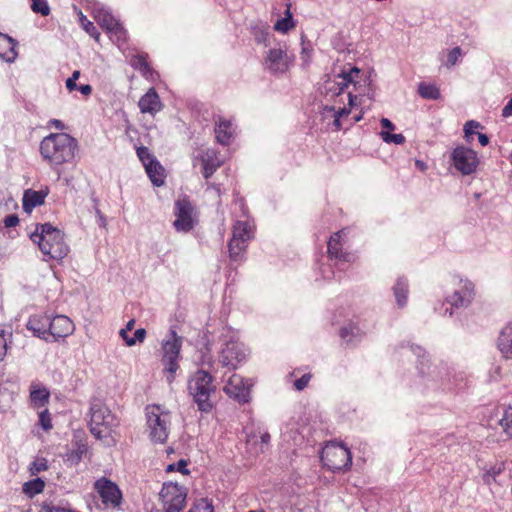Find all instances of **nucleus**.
<instances>
[{
	"instance_id": "61",
	"label": "nucleus",
	"mask_w": 512,
	"mask_h": 512,
	"mask_svg": "<svg viewBox=\"0 0 512 512\" xmlns=\"http://www.w3.org/2000/svg\"><path fill=\"white\" fill-rule=\"evenodd\" d=\"M77 90H79L83 95L89 96L92 93V87L89 84L78 86Z\"/></svg>"
},
{
	"instance_id": "11",
	"label": "nucleus",
	"mask_w": 512,
	"mask_h": 512,
	"mask_svg": "<svg viewBox=\"0 0 512 512\" xmlns=\"http://www.w3.org/2000/svg\"><path fill=\"white\" fill-rule=\"evenodd\" d=\"M252 237L251 226L245 221H237L234 224L232 238L228 243L230 258L238 261L246 249L247 242Z\"/></svg>"
},
{
	"instance_id": "44",
	"label": "nucleus",
	"mask_w": 512,
	"mask_h": 512,
	"mask_svg": "<svg viewBox=\"0 0 512 512\" xmlns=\"http://www.w3.org/2000/svg\"><path fill=\"white\" fill-rule=\"evenodd\" d=\"M302 49H301V60L303 61V65L308 66L311 60L312 47L309 42L304 41V36H302Z\"/></svg>"
},
{
	"instance_id": "10",
	"label": "nucleus",
	"mask_w": 512,
	"mask_h": 512,
	"mask_svg": "<svg viewBox=\"0 0 512 512\" xmlns=\"http://www.w3.org/2000/svg\"><path fill=\"white\" fill-rule=\"evenodd\" d=\"M294 58L288 55L286 46L279 45L278 47L268 50L264 58V68L269 73L277 75L284 74L290 68Z\"/></svg>"
},
{
	"instance_id": "46",
	"label": "nucleus",
	"mask_w": 512,
	"mask_h": 512,
	"mask_svg": "<svg viewBox=\"0 0 512 512\" xmlns=\"http://www.w3.org/2000/svg\"><path fill=\"white\" fill-rule=\"evenodd\" d=\"M461 54H462V50L460 47H455V48L451 49L448 52L447 61H446L445 65L448 68L454 66L458 62V59L461 56Z\"/></svg>"
},
{
	"instance_id": "7",
	"label": "nucleus",
	"mask_w": 512,
	"mask_h": 512,
	"mask_svg": "<svg viewBox=\"0 0 512 512\" xmlns=\"http://www.w3.org/2000/svg\"><path fill=\"white\" fill-rule=\"evenodd\" d=\"M320 458L323 465L333 472L346 471L352 464L350 450L343 444L333 442L323 448Z\"/></svg>"
},
{
	"instance_id": "32",
	"label": "nucleus",
	"mask_w": 512,
	"mask_h": 512,
	"mask_svg": "<svg viewBox=\"0 0 512 512\" xmlns=\"http://www.w3.org/2000/svg\"><path fill=\"white\" fill-rule=\"evenodd\" d=\"M418 93L424 99L437 100L440 98L439 89L435 85L424 82L419 84Z\"/></svg>"
},
{
	"instance_id": "23",
	"label": "nucleus",
	"mask_w": 512,
	"mask_h": 512,
	"mask_svg": "<svg viewBox=\"0 0 512 512\" xmlns=\"http://www.w3.org/2000/svg\"><path fill=\"white\" fill-rule=\"evenodd\" d=\"M341 233L342 231H338L330 237L327 245L328 254L330 258L350 262L352 255L342 251V245L340 243Z\"/></svg>"
},
{
	"instance_id": "42",
	"label": "nucleus",
	"mask_w": 512,
	"mask_h": 512,
	"mask_svg": "<svg viewBox=\"0 0 512 512\" xmlns=\"http://www.w3.org/2000/svg\"><path fill=\"white\" fill-rule=\"evenodd\" d=\"M380 136H381L382 140L384 142H386V143H394V144H397V145H401V144L405 143V137L401 133H399V134H391V133L386 132V131H381L380 132Z\"/></svg>"
},
{
	"instance_id": "15",
	"label": "nucleus",
	"mask_w": 512,
	"mask_h": 512,
	"mask_svg": "<svg viewBox=\"0 0 512 512\" xmlns=\"http://www.w3.org/2000/svg\"><path fill=\"white\" fill-rule=\"evenodd\" d=\"M359 69L354 67L351 68L349 72H342L338 74L333 79H328L325 81L323 86V94L325 97H339L342 95L344 90L349 86V84L354 83V74H358Z\"/></svg>"
},
{
	"instance_id": "8",
	"label": "nucleus",
	"mask_w": 512,
	"mask_h": 512,
	"mask_svg": "<svg viewBox=\"0 0 512 512\" xmlns=\"http://www.w3.org/2000/svg\"><path fill=\"white\" fill-rule=\"evenodd\" d=\"M164 512H181L186 503V488L177 483H164L159 493Z\"/></svg>"
},
{
	"instance_id": "1",
	"label": "nucleus",
	"mask_w": 512,
	"mask_h": 512,
	"mask_svg": "<svg viewBox=\"0 0 512 512\" xmlns=\"http://www.w3.org/2000/svg\"><path fill=\"white\" fill-rule=\"evenodd\" d=\"M78 141L65 132L51 133L40 142L39 151L42 158L55 169L75 158Z\"/></svg>"
},
{
	"instance_id": "26",
	"label": "nucleus",
	"mask_w": 512,
	"mask_h": 512,
	"mask_svg": "<svg viewBox=\"0 0 512 512\" xmlns=\"http://www.w3.org/2000/svg\"><path fill=\"white\" fill-rule=\"evenodd\" d=\"M97 22L108 31L122 32V27L117 19L108 11H99L95 16Z\"/></svg>"
},
{
	"instance_id": "49",
	"label": "nucleus",
	"mask_w": 512,
	"mask_h": 512,
	"mask_svg": "<svg viewBox=\"0 0 512 512\" xmlns=\"http://www.w3.org/2000/svg\"><path fill=\"white\" fill-rule=\"evenodd\" d=\"M145 337L146 330L144 328H139L135 331L134 336L127 340V346H133L137 342L142 343L145 340Z\"/></svg>"
},
{
	"instance_id": "59",
	"label": "nucleus",
	"mask_w": 512,
	"mask_h": 512,
	"mask_svg": "<svg viewBox=\"0 0 512 512\" xmlns=\"http://www.w3.org/2000/svg\"><path fill=\"white\" fill-rule=\"evenodd\" d=\"M49 124L55 127L57 130L63 131L65 129V124L58 119H51Z\"/></svg>"
},
{
	"instance_id": "60",
	"label": "nucleus",
	"mask_w": 512,
	"mask_h": 512,
	"mask_svg": "<svg viewBox=\"0 0 512 512\" xmlns=\"http://www.w3.org/2000/svg\"><path fill=\"white\" fill-rule=\"evenodd\" d=\"M380 123L383 129L394 130L395 128V125L388 118H382Z\"/></svg>"
},
{
	"instance_id": "47",
	"label": "nucleus",
	"mask_w": 512,
	"mask_h": 512,
	"mask_svg": "<svg viewBox=\"0 0 512 512\" xmlns=\"http://www.w3.org/2000/svg\"><path fill=\"white\" fill-rule=\"evenodd\" d=\"M323 110H324V112H333V116H337L340 118L343 116H348L350 114V109H348L346 107L336 108L335 106L325 105Z\"/></svg>"
},
{
	"instance_id": "41",
	"label": "nucleus",
	"mask_w": 512,
	"mask_h": 512,
	"mask_svg": "<svg viewBox=\"0 0 512 512\" xmlns=\"http://www.w3.org/2000/svg\"><path fill=\"white\" fill-rule=\"evenodd\" d=\"M80 21L84 28V30L93 38L98 40L100 33L98 32L96 26L89 21L82 13H80Z\"/></svg>"
},
{
	"instance_id": "24",
	"label": "nucleus",
	"mask_w": 512,
	"mask_h": 512,
	"mask_svg": "<svg viewBox=\"0 0 512 512\" xmlns=\"http://www.w3.org/2000/svg\"><path fill=\"white\" fill-rule=\"evenodd\" d=\"M17 42L10 36L0 33V58L12 62L17 57Z\"/></svg>"
},
{
	"instance_id": "33",
	"label": "nucleus",
	"mask_w": 512,
	"mask_h": 512,
	"mask_svg": "<svg viewBox=\"0 0 512 512\" xmlns=\"http://www.w3.org/2000/svg\"><path fill=\"white\" fill-rule=\"evenodd\" d=\"M359 331L358 327L350 324L340 329V337L347 345L354 344V339L358 340L360 336Z\"/></svg>"
},
{
	"instance_id": "14",
	"label": "nucleus",
	"mask_w": 512,
	"mask_h": 512,
	"mask_svg": "<svg viewBox=\"0 0 512 512\" xmlns=\"http://www.w3.org/2000/svg\"><path fill=\"white\" fill-rule=\"evenodd\" d=\"M194 207L187 197L178 199L175 202L174 214L176 219L173 223L178 232H189L194 227L192 218Z\"/></svg>"
},
{
	"instance_id": "55",
	"label": "nucleus",
	"mask_w": 512,
	"mask_h": 512,
	"mask_svg": "<svg viewBox=\"0 0 512 512\" xmlns=\"http://www.w3.org/2000/svg\"><path fill=\"white\" fill-rule=\"evenodd\" d=\"M7 351V343L3 331L0 332V362L4 359Z\"/></svg>"
},
{
	"instance_id": "4",
	"label": "nucleus",
	"mask_w": 512,
	"mask_h": 512,
	"mask_svg": "<svg viewBox=\"0 0 512 512\" xmlns=\"http://www.w3.org/2000/svg\"><path fill=\"white\" fill-rule=\"evenodd\" d=\"M88 425L91 434L102 439L116 425V418L102 400L94 398L90 401Z\"/></svg>"
},
{
	"instance_id": "50",
	"label": "nucleus",
	"mask_w": 512,
	"mask_h": 512,
	"mask_svg": "<svg viewBox=\"0 0 512 512\" xmlns=\"http://www.w3.org/2000/svg\"><path fill=\"white\" fill-rule=\"evenodd\" d=\"M187 465H188V462L186 460L180 459L177 463L168 465L167 471L170 472V471L177 470L184 475L189 474V470L186 468Z\"/></svg>"
},
{
	"instance_id": "51",
	"label": "nucleus",
	"mask_w": 512,
	"mask_h": 512,
	"mask_svg": "<svg viewBox=\"0 0 512 512\" xmlns=\"http://www.w3.org/2000/svg\"><path fill=\"white\" fill-rule=\"evenodd\" d=\"M137 155L143 162L144 166H146V163L150 161V159H155L153 155H151L149 149L145 146H141L137 149Z\"/></svg>"
},
{
	"instance_id": "31",
	"label": "nucleus",
	"mask_w": 512,
	"mask_h": 512,
	"mask_svg": "<svg viewBox=\"0 0 512 512\" xmlns=\"http://www.w3.org/2000/svg\"><path fill=\"white\" fill-rule=\"evenodd\" d=\"M45 482L41 478L32 479L23 485V492L30 498L44 490Z\"/></svg>"
},
{
	"instance_id": "35",
	"label": "nucleus",
	"mask_w": 512,
	"mask_h": 512,
	"mask_svg": "<svg viewBox=\"0 0 512 512\" xmlns=\"http://www.w3.org/2000/svg\"><path fill=\"white\" fill-rule=\"evenodd\" d=\"M130 65L134 69L141 71L143 75H147L151 71V68L147 62V55L144 54L134 55L130 59Z\"/></svg>"
},
{
	"instance_id": "28",
	"label": "nucleus",
	"mask_w": 512,
	"mask_h": 512,
	"mask_svg": "<svg viewBox=\"0 0 512 512\" xmlns=\"http://www.w3.org/2000/svg\"><path fill=\"white\" fill-rule=\"evenodd\" d=\"M216 139L219 143L227 145L232 137L231 123L227 120H219L215 127Z\"/></svg>"
},
{
	"instance_id": "56",
	"label": "nucleus",
	"mask_w": 512,
	"mask_h": 512,
	"mask_svg": "<svg viewBox=\"0 0 512 512\" xmlns=\"http://www.w3.org/2000/svg\"><path fill=\"white\" fill-rule=\"evenodd\" d=\"M42 512H67V508L54 506L52 504H44Z\"/></svg>"
},
{
	"instance_id": "45",
	"label": "nucleus",
	"mask_w": 512,
	"mask_h": 512,
	"mask_svg": "<svg viewBox=\"0 0 512 512\" xmlns=\"http://www.w3.org/2000/svg\"><path fill=\"white\" fill-rule=\"evenodd\" d=\"M220 166V163H214L209 159H203V176L205 179H209L217 168Z\"/></svg>"
},
{
	"instance_id": "62",
	"label": "nucleus",
	"mask_w": 512,
	"mask_h": 512,
	"mask_svg": "<svg viewBox=\"0 0 512 512\" xmlns=\"http://www.w3.org/2000/svg\"><path fill=\"white\" fill-rule=\"evenodd\" d=\"M66 88L69 90V91H73V90H77L78 86L76 84V81L75 80H72L71 78H68L66 80Z\"/></svg>"
},
{
	"instance_id": "48",
	"label": "nucleus",
	"mask_w": 512,
	"mask_h": 512,
	"mask_svg": "<svg viewBox=\"0 0 512 512\" xmlns=\"http://www.w3.org/2000/svg\"><path fill=\"white\" fill-rule=\"evenodd\" d=\"M39 424L45 431L52 429L51 417H50L48 410H44V411L40 412Z\"/></svg>"
},
{
	"instance_id": "16",
	"label": "nucleus",
	"mask_w": 512,
	"mask_h": 512,
	"mask_svg": "<svg viewBox=\"0 0 512 512\" xmlns=\"http://www.w3.org/2000/svg\"><path fill=\"white\" fill-rule=\"evenodd\" d=\"M251 386L242 376L233 374L224 386V392L240 404H245L250 401Z\"/></svg>"
},
{
	"instance_id": "25",
	"label": "nucleus",
	"mask_w": 512,
	"mask_h": 512,
	"mask_svg": "<svg viewBox=\"0 0 512 512\" xmlns=\"http://www.w3.org/2000/svg\"><path fill=\"white\" fill-rule=\"evenodd\" d=\"M146 172L155 186H161L164 184L163 178V167L156 159H150L145 166Z\"/></svg>"
},
{
	"instance_id": "36",
	"label": "nucleus",
	"mask_w": 512,
	"mask_h": 512,
	"mask_svg": "<svg viewBox=\"0 0 512 512\" xmlns=\"http://www.w3.org/2000/svg\"><path fill=\"white\" fill-rule=\"evenodd\" d=\"M86 450L87 449L84 444H78L76 449H73L66 454L65 461L68 462L70 465H77L82 460V457Z\"/></svg>"
},
{
	"instance_id": "53",
	"label": "nucleus",
	"mask_w": 512,
	"mask_h": 512,
	"mask_svg": "<svg viewBox=\"0 0 512 512\" xmlns=\"http://www.w3.org/2000/svg\"><path fill=\"white\" fill-rule=\"evenodd\" d=\"M3 223L6 228L15 227L19 223V218L16 214H9L4 218Z\"/></svg>"
},
{
	"instance_id": "5",
	"label": "nucleus",
	"mask_w": 512,
	"mask_h": 512,
	"mask_svg": "<svg viewBox=\"0 0 512 512\" xmlns=\"http://www.w3.org/2000/svg\"><path fill=\"white\" fill-rule=\"evenodd\" d=\"M146 418L150 439L155 443L166 442L170 432V413L163 411L159 405L148 406Z\"/></svg>"
},
{
	"instance_id": "21",
	"label": "nucleus",
	"mask_w": 512,
	"mask_h": 512,
	"mask_svg": "<svg viewBox=\"0 0 512 512\" xmlns=\"http://www.w3.org/2000/svg\"><path fill=\"white\" fill-rule=\"evenodd\" d=\"M47 194H48V189L40 190V191L27 189L24 192L23 199H22L23 210L26 213H31L35 207L44 204L45 197L47 196Z\"/></svg>"
},
{
	"instance_id": "58",
	"label": "nucleus",
	"mask_w": 512,
	"mask_h": 512,
	"mask_svg": "<svg viewBox=\"0 0 512 512\" xmlns=\"http://www.w3.org/2000/svg\"><path fill=\"white\" fill-rule=\"evenodd\" d=\"M502 116L504 118H508V117L512 116V96H511V99L508 101V103L502 109Z\"/></svg>"
},
{
	"instance_id": "19",
	"label": "nucleus",
	"mask_w": 512,
	"mask_h": 512,
	"mask_svg": "<svg viewBox=\"0 0 512 512\" xmlns=\"http://www.w3.org/2000/svg\"><path fill=\"white\" fill-rule=\"evenodd\" d=\"M26 328L34 336L49 342V315H32L26 324Z\"/></svg>"
},
{
	"instance_id": "39",
	"label": "nucleus",
	"mask_w": 512,
	"mask_h": 512,
	"mask_svg": "<svg viewBox=\"0 0 512 512\" xmlns=\"http://www.w3.org/2000/svg\"><path fill=\"white\" fill-rule=\"evenodd\" d=\"M213 510L212 503L206 498H201L193 504L188 512H213Z\"/></svg>"
},
{
	"instance_id": "2",
	"label": "nucleus",
	"mask_w": 512,
	"mask_h": 512,
	"mask_svg": "<svg viewBox=\"0 0 512 512\" xmlns=\"http://www.w3.org/2000/svg\"><path fill=\"white\" fill-rule=\"evenodd\" d=\"M30 239L38 244L43 255L47 257L44 260H62L69 252L63 232L50 223L37 224Z\"/></svg>"
},
{
	"instance_id": "20",
	"label": "nucleus",
	"mask_w": 512,
	"mask_h": 512,
	"mask_svg": "<svg viewBox=\"0 0 512 512\" xmlns=\"http://www.w3.org/2000/svg\"><path fill=\"white\" fill-rule=\"evenodd\" d=\"M141 113L155 115L162 110L163 104L155 88H150L138 102Z\"/></svg>"
},
{
	"instance_id": "38",
	"label": "nucleus",
	"mask_w": 512,
	"mask_h": 512,
	"mask_svg": "<svg viewBox=\"0 0 512 512\" xmlns=\"http://www.w3.org/2000/svg\"><path fill=\"white\" fill-rule=\"evenodd\" d=\"M504 432L512 438V406L504 409L502 418L499 421Z\"/></svg>"
},
{
	"instance_id": "13",
	"label": "nucleus",
	"mask_w": 512,
	"mask_h": 512,
	"mask_svg": "<svg viewBox=\"0 0 512 512\" xmlns=\"http://www.w3.org/2000/svg\"><path fill=\"white\" fill-rule=\"evenodd\" d=\"M246 359V351L243 344L229 341L219 354V362L229 371L235 370Z\"/></svg>"
},
{
	"instance_id": "34",
	"label": "nucleus",
	"mask_w": 512,
	"mask_h": 512,
	"mask_svg": "<svg viewBox=\"0 0 512 512\" xmlns=\"http://www.w3.org/2000/svg\"><path fill=\"white\" fill-rule=\"evenodd\" d=\"M295 26L292 13L290 12V8L288 7L285 11V17L278 19L274 25V29L276 31L287 33L290 29Z\"/></svg>"
},
{
	"instance_id": "43",
	"label": "nucleus",
	"mask_w": 512,
	"mask_h": 512,
	"mask_svg": "<svg viewBox=\"0 0 512 512\" xmlns=\"http://www.w3.org/2000/svg\"><path fill=\"white\" fill-rule=\"evenodd\" d=\"M481 127V124L475 120H470L464 125L465 138L468 142L473 140V135L476 133L475 129Z\"/></svg>"
},
{
	"instance_id": "64",
	"label": "nucleus",
	"mask_w": 512,
	"mask_h": 512,
	"mask_svg": "<svg viewBox=\"0 0 512 512\" xmlns=\"http://www.w3.org/2000/svg\"><path fill=\"white\" fill-rule=\"evenodd\" d=\"M445 370V374H442V371H439V377L442 379V380H447L449 381L450 380V370L448 368H444Z\"/></svg>"
},
{
	"instance_id": "22",
	"label": "nucleus",
	"mask_w": 512,
	"mask_h": 512,
	"mask_svg": "<svg viewBox=\"0 0 512 512\" xmlns=\"http://www.w3.org/2000/svg\"><path fill=\"white\" fill-rule=\"evenodd\" d=\"M497 346L504 358L512 359V322L500 331Z\"/></svg>"
},
{
	"instance_id": "40",
	"label": "nucleus",
	"mask_w": 512,
	"mask_h": 512,
	"mask_svg": "<svg viewBox=\"0 0 512 512\" xmlns=\"http://www.w3.org/2000/svg\"><path fill=\"white\" fill-rule=\"evenodd\" d=\"M31 9L35 13H39L42 16H48L50 14V7L46 0H32Z\"/></svg>"
},
{
	"instance_id": "12",
	"label": "nucleus",
	"mask_w": 512,
	"mask_h": 512,
	"mask_svg": "<svg viewBox=\"0 0 512 512\" xmlns=\"http://www.w3.org/2000/svg\"><path fill=\"white\" fill-rule=\"evenodd\" d=\"M451 157L455 168L463 175H470L475 172L479 164L477 153L465 146H457Z\"/></svg>"
},
{
	"instance_id": "54",
	"label": "nucleus",
	"mask_w": 512,
	"mask_h": 512,
	"mask_svg": "<svg viewBox=\"0 0 512 512\" xmlns=\"http://www.w3.org/2000/svg\"><path fill=\"white\" fill-rule=\"evenodd\" d=\"M47 468H48V466H47L46 460L42 459L40 461L33 462L31 472H32V474H36V473L46 470Z\"/></svg>"
},
{
	"instance_id": "27",
	"label": "nucleus",
	"mask_w": 512,
	"mask_h": 512,
	"mask_svg": "<svg viewBox=\"0 0 512 512\" xmlns=\"http://www.w3.org/2000/svg\"><path fill=\"white\" fill-rule=\"evenodd\" d=\"M393 293L397 305L402 308L407 304L408 281L404 277H399L393 286Z\"/></svg>"
},
{
	"instance_id": "29",
	"label": "nucleus",
	"mask_w": 512,
	"mask_h": 512,
	"mask_svg": "<svg viewBox=\"0 0 512 512\" xmlns=\"http://www.w3.org/2000/svg\"><path fill=\"white\" fill-rule=\"evenodd\" d=\"M50 392L45 387L32 386L30 390V399L37 408L48 403Z\"/></svg>"
},
{
	"instance_id": "63",
	"label": "nucleus",
	"mask_w": 512,
	"mask_h": 512,
	"mask_svg": "<svg viewBox=\"0 0 512 512\" xmlns=\"http://www.w3.org/2000/svg\"><path fill=\"white\" fill-rule=\"evenodd\" d=\"M478 140L482 146H486L489 143V137L483 133H478Z\"/></svg>"
},
{
	"instance_id": "18",
	"label": "nucleus",
	"mask_w": 512,
	"mask_h": 512,
	"mask_svg": "<svg viewBox=\"0 0 512 512\" xmlns=\"http://www.w3.org/2000/svg\"><path fill=\"white\" fill-rule=\"evenodd\" d=\"M75 325L73 321L65 315L49 316V342L58 341L73 334Z\"/></svg>"
},
{
	"instance_id": "52",
	"label": "nucleus",
	"mask_w": 512,
	"mask_h": 512,
	"mask_svg": "<svg viewBox=\"0 0 512 512\" xmlns=\"http://www.w3.org/2000/svg\"><path fill=\"white\" fill-rule=\"evenodd\" d=\"M310 379H311V375L310 374H304L301 378L297 379L294 382L295 388L298 391L303 390L308 385Z\"/></svg>"
},
{
	"instance_id": "3",
	"label": "nucleus",
	"mask_w": 512,
	"mask_h": 512,
	"mask_svg": "<svg viewBox=\"0 0 512 512\" xmlns=\"http://www.w3.org/2000/svg\"><path fill=\"white\" fill-rule=\"evenodd\" d=\"M187 389L200 411L212 410L211 396L216 392V386L210 371L201 368L194 372L188 380Z\"/></svg>"
},
{
	"instance_id": "6",
	"label": "nucleus",
	"mask_w": 512,
	"mask_h": 512,
	"mask_svg": "<svg viewBox=\"0 0 512 512\" xmlns=\"http://www.w3.org/2000/svg\"><path fill=\"white\" fill-rule=\"evenodd\" d=\"M182 347V337L178 336L176 331L170 329L168 338L162 343V365L164 370L169 374L167 380L173 382L175 374L179 369L178 360L180 359V351Z\"/></svg>"
},
{
	"instance_id": "17",
	"label": "nucleus",
	"mask_w": 512,
	"mask_h": 512,
	"mask_svg": "<svg viewBox=\"0 0 512 512\" xmlns=\"http://www.w3.org/2000/svg\"><path fill=\"white\" fill-rule=\"evenodd\" d=\"M95 490L99 493L103 504L106 506L118 507L122 501V492L111 480L102 477L94 484Z\"/></svg>"
},
{
	"instance_id": "57",
	"label": "nucleus",
	"mask_w": 512,
	"mask_h": 512,
	"mask_svg": "<svg viewBox=\"0 0 512 512\" xmlns=\"http://www.w3.org/2000/svg\"><path fill=\"white\" fill-rule=\"evenodd\" d=\"M268 32L264 28H260L259 31L255 34V40L257 43H265L267 40Z\"/></svg>"
},
{
	"instance_id": "9",
	"label": "nucleus",
	"mask_w": 512,
	"mask_h": 512,
	"mask_svg": "<svg viewBox=\"0 0 512 512\" xmlns=\"http://www.w3.org/2000/svg\"><path fill=\"white\" fill-rule=\"evenodd\" d=\"M474 285L469 280L460 279L454 287L451 294L447 295L445 302L450 305V308L445 309V313L449 312L452 315V309L468 307L474 298Z\"/></svg>"
},
{
	"instance_id": "37",
	"label": "nucleus",
	"mask_w": 512,
	"mask_h": 512,
	"mask_svg": "<svg viewBox=\"0 0 512 512\" xmlns=\"http://www.w3.org/2000/svg\"><path fill=\"white\" fill-rule=\"evenodd\" d=\"M198 364L201 365L202 367L206 366L208 367L209 370L216 373V370L214 368L215 361L208 347H205V349L200 350Z\"/></svg>"
},
{
	"instance_id": "30",
	"label": "nucleus",
	"mask_w": 512,
	"mask_h": 512,
	"mask_svg": "<svg viewBox=\"0 0 512 512\" xmlns=\"http://www.w3.org/2000/svg\"><path fill=\"white\" fill-rule=\"evenodd\" d=\"M505 470V462H497L489 469L485 470L482 475L483 482L490 485L492 482H496V478Z\"/></svg>"
}]
</instances>
